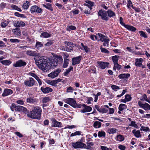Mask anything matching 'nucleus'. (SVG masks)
Listing matches in <instances>:
<instances>
[{"mask_svg": "<svg viewBox=\"0 0 150 150\" xmlns=\"http://www.w3.org/2000/svg\"><path fill=\"white\" fill-rule=\"evenodd\" d=\"M42 6L46 8L51 10V11H53V9L52 7L51 4L49 3H47L46 4H43Z\"/></svg>", "mask_w": 150, "mask_h": 150, "instance_id": "34", "label": "nucleus"}, {"mask_svg": "<svg viewBox=\"0 0 150 150\" xmlns=\"http://www.w3.org/2000/svg\"><path fill=\"white\" fill-rule=\"evenodd\" d=\"M9 23L8 21L4 20L1 22V26L3 28H5L7 26Z\"/></svg>", "mask_w": 150, "mask_h": 150, "instance_id": "32", "label": "nucleus"}, {"mask_svg": "<svg viewBox=\"0 0 150 150\" xmlns=\"http://www.w3.org/2000/svg\"><path fill=\"white\" fill-rule=\"evenodd\" d=\"M139 33L140 34V36L141 37H143L144 38H147L148 37L146 34L143 31H139Z\"/></svg>", "mask_w": 150, "mask_h": 150, "instance_id": "51", "label": "nucleus"}, {"mask_svg": "<svg viewBox=\"0 0 150 150\" xmlns=\"http://www.w3.org/2000/svg\"><path fill=\"white\" fill-rule=\"evenodd\" d=\"M98 16H100L102 19L106 21H107L109 19L106 11L101 10L98 11Z\"/></svg>", "mask_w": 150, "mask_h": 150, "instance_id": "4", "label": "nucleus"}, {"mask_svg": "<svg viewBox=\"0 0 150 150\" xmlns=\"http://www.w3.org/2000/svg\"><path fill=\"white\" fill-rule=\"evenodd\" d=\"M81 45L82 46V47L81 48V50H84L86 52H88L89 51V48L87 46L84 45L83 43H81Z\"/></svg>", "mask_w": 150, "mask_h": 150, "instance_id": "35", "label": "nucleus"}, {"mask_svg": "<svg viewBox=\"0 0 150 150\" xmlns=\"http://www.w3.org/2000/svg\"><path fill=\"white\" fill-rule=\"evenodd\" d=\"M29 75L34 78L37 81L40 86L41 85L42 82L40 79L35 74L32 72H30L29 73Z\"/></svg>", "mask_w": 150, "mask_h": 150, "instance_id": "20", "label": "nucleus"}, {"mask_svg": "<svg viewBox=\"0 0 150 150\" xmlns=\"http://www.w3.org/2000/svg\"><path fill=\"white\" fill-rule=\"evenodd\" d=\"M90 38L93 40H98L97 38V36L96 35H91L90 36Z\"/></svg>", "mask_w": 150, "mask_h": 150, "instance_id": "60", "label": "nucleus"}, {"mask_svg": "<svg viewBox=\"0 0 150 150\" xmlns=\"http://www.w3.org/2000/svg\"><path fill=\"white\" fill-rule=\"evenodd\" d=\"M35 64L38 68L42 71H45L50 69L56 67L58 64V62L63 61L62 57L57 55L54 58L50 57L48 58L42 56L38 59L34 58Z\"/></svg>", "mask_w": 150, "mask_h": 150, "instance_id": "1", "label": "nucleus"}, {"mask_svg": "<svg viewBox=\"0 0 150 150\" xmlns=\"http://www.w3.org/2000/svg\"><path fill=\"white\" fill-rule=\"evenodd\" d=\"M14 26L16 27L25 26V24L22 21H16L13 22Z\"/></svg>", "mask_w": 150, "mask_h": 150, "instance_id": "14", "label": "nucleus"}, {"mask_svg": "<svg viewBox=\"0 0 150 150\" xmlns=\"http://www.w3.org/2000/svg\"><path fill=\"white\" fill-rule=\"evenodd\" d=\"M29 6V2L28 1H26L24 3L22 6L23 8L24 9H27Z\"/></svg>", "mask_w": 150, "mask_h": 150, "instance_id": "42", "label": "nucleus"}, {"mask_svg": "<svg viewBox=\"0 0 150 150\" xmlns=\"http://www.w3.org/2000/svg\"><path fill=\"white\" fill-rule=\"evenodd\" d=\"M53 42L51 40H49L48 42L46 44H45V46H49L52 44Z\"/></svg>", "mask_w": 150, "mask_h": 150, "instance_id": "63", "label": "nucleus"}, {"mask_svg": "<svg viewBox=\"0 0 150 150\" xmlns=\"http://www.w3.org/2000/svg\"><path fill=\"white\" fill-rule=\"evenodd\" d=\"M42 110L39 107H35L32 111L27 114V116L32 119H40L41 117Z\"/></svg>", "mask_w": 150, "mask_h": 150, "instance_id": "2", "label": "nucleus"}, {"mask_svg": "<svg viewBox=\"0 0 150 150\" xmlns=\"http://www.w3.org/2000/svg\"><path fill=\"white\" fill-rule=\"evenodd\" d=\"M50 98L49 97H46L43 98L42 100V102L43 103H46L49 102L50 100Z\"/></svg>", "mask_w": 150, "mask_h": 150, "instance_id": "57", "label": "nucleus"}, {"mask_svg": "<svg viewBox=\"0 0 150 150\" xmlns=\"http://www.w3.org/2000/svg\"><path fill=\"white\" fill-rule=\"evenodd\" d=\"M14 33L16 35H21V31L19 29L16 28L14 29Z\"/></svg>", "mask_w": 150, "mask_h": 150, "instance_id": "50", "label": "nucleus"}, {"mask_svg": "<svg viewBox=\"0 0 150 150\" xmlns=\"http://www.w3.org/2000/svg\"><path fill=\"white\" fill-rule=\"evenodd\" d=\"M97 35L100 38L99 40L102 42L104 41L106 39H108L104 35L102 34L101 33H98Z\"/></svg>", "mask_w": 150, "mask_h": 150, "instance_id": "25", "label": "nucleus"}, {"mask_svg": "<svg viewBox=\"0 0 150 150\" xmlns=\"http://www.w3.org/2000/svg\"><path fill=\"white\" fill-rule=\"evenodd\" d=\"M81 132L80 131H76L74 133H72L70 135V136L73 137L76 135H80L81 134Z\"/></svg>", "mask_w": 150, "mask_h": 150, "instance_id": "47", "label": "nucleus"}, {"mask_svg": "<svg viewBox=\"0 0 150 150\" xmlns=\"http://www.w3.org/2000/svg\"><path fill=\"white\" fill-rule=\"evenodd\" d=\"M118 131V129L116 128H109L108 130V132L109 134L115 133Z\"/></svg>", "mask_w": 150, "mask_h": 150, "instance_id": "29", "label": "nucleus"}, {"mask_svg": "<svg viewBox=\"0 0 150 150\" xmlns=\"http://www.w3.org/2000/svg\"><path fill=\"white\" fill-rule=\"evenodd\" d=\"M81 58L82 57L81 56L73 58L72 59V65H74L79 64L81 61Z\"/></svg>", "mask_w": 150, "mask_h": 150, "instance_id": "12", "label": "nucleus"}, {"mask_svg": "<svg viewBox=\"0 0 150 150\" xmlns=\"http://www.w3.org/2000/svg\"><path fill=\"white\" fill-rule=\"evenodd\" d=\"M26 54L30 57H40V54L35 51L28 50L26 51Z\"/></svg>", "mask_w": 150, "mask_h": 150, "instance_id": "7", "label": "nucleus"}, {"mask_svg": "<svg viewBox=\"0 0 150 150\" xmlns=\"http://www.w3.org/2000/svg\"><path fill=\"white\" fill-rule=\"evenodd\" d=\"M47 82L50 85L52 86H56L55 80H48L47 81Z\"/></svg>", "mask_w": 150, "mask_h": 150, "instance_id": "41", "label": "nucleus"}, {"mask_svg": "<svg viewBox=\"0 0 150 150\" xmlns=\"http://www.w3.org/2000/svg\"><path fill=\"white\" fill-rule=\"evenodd\" d=\"M74 89L71 86H70L67 89L66 92L67 93H72Z\"/></svg>", "mask_w": 150, "mask_h": 150, "instance_id": "52", "label": "nucleus"}, {"mask_svg": "<svg viewBox=\"0 0 150 150\" xmlns=\"http://www.w3.org/2000/svg\"><path fill=\"white\" fill-rule=\"evenodd\" d=\"M124 137L122 135L119 134L117 135L116 140L119 142H122L124 140Z\"/></svg>", "mask_w": 150, "mask_h": 150, "instance_id": "31", "label": "nucleus"}, {"mask_svg": "<svg viewBox=\"0 0 150 150\" xmlns=\"http://www.w3.org/2000/svg\"><path fill=\"white\" fill-rule=\"evenodd\" d=\"M97 63L99 65V67L101 69H104L108 67L109 64V63L108 62L100 61L98 62Z\"/></svg>", "mask_w": 150, "mask_h": 150, "instance_id": "15", "label": "nucleus"}, {"mask_svg": "<svg viewBox=\"0 0 150 150\" xmlns=\"http://www.w3.org/2000/svg\"><path fill=\"white\" fill-rule=\"evenodd\" d=\"M107 16L108 17L111 18L112 17L115 16H116L115 13L113 12L110 9H108L106 11Z\"/></svg>", "mask_w": 150, "mask_h": 150, "instance_id": "23", "label": "nucleus"}, {"mask_svg": "<svg viewBox=\"0 0 150 150\" xmlns=\"http://www.w3.org/2000/svg\"><path fill=\"white\" fill-rule=\"evenodd\" d=\"M125 98L126 99V100L128 102L131 100L132 98L130 95L127 94L125 96Z\"/></svg>", "mask_w": 150, "mask_h": 150, "instance_id": "59", "label": "nucleus"}, {"mask_svg": "<svg viewBox=\"0 0 150 150\" xmlns=\"http://www.w3.org/2000/svg\"><path fill=\"white\" fill-rule=\"evenodd\" d=\"M91 11L89 8H86L84 11V12L85 14H90L91 13Z\"/></svg>", "mask_w": 150, "mask_h": 150, "instance_id": "64", "label": "nucleus"}, {"mask_svg": "<svg viewBox=\"0 0 150 150\" xmlns=\"http://www.w3.org/2000/svg\"><path fill=\"white\" fill-rule=\"evenodd\" d=\"M10 41L13 43H19L20 42V40L17 39H9Z\"/></svg>", "mask_w": 150, "mask_h": 150, "instance_id": "49", "label": "nucleus"}, {"mask_svg": "<svg viewBox=\"0 0 150 150\" xmlns=\"http://www.w3.org/2000/svg\"><path fill=\"white\" fill-rule=\"evenodd\" d=\"M12 93V91L11 89H6L4 90L2 95L3 97H5L11 94Z\"/></svg>", "mask_w": 150, "mask_h": 150, "instance_id": "19", "label": "nucleus"}, {"mask_svg": "<svg viewBox=\"0 0 150 150\" xmlns=\"http://www.w3.org/2000/svg\"><path fill=\"white\" fill-rule=\"evenodd\" d=\"M65 44L67 46V49H66L67 51L71 52L73 50V47L72 45V43L70 42H65Z\"/></svg>", "mask_w": 150, "mask_h": 150, "instance_id": "16", "label": "nucleus"}, {"mask_svg": "<svg viewBox=\"0 0 150 150\" xmlns=\"http://www.w3.org/2000/svg\"><path fill=\"white\" fill-rule=\"evenodd\" d=\"M43 46V45L41 42H37L35 45V47L37 49H39L40 48L42 47Z\"/></svg>", "mask_w": 150, "mask_h": 150, "instance_id": "46", "label": "nucleus"}, {"mask_svg": "<svg viewBox=\"0 0 150 150\" xmlns=\"http://www.w3.org/2000/svg\"><path fill=\"white\" fill-rule=\"evenodd\" d=\"M30 11L31 13H42L43 11L42 9L37 6L36 5H33L30 8Z\"/></svg>", "mask_w": 150, "mask_h": 150, "instance_id": "3", "label": "nucleus"}, {"mask_svg": "<svg viewBox=\"0 0 150 150\" xmlns=\"http://www.w3.org/2000/svg\"><path fill=\"white\" fill-rule=\"evenodd\" d=\"M61 71V69H58L54 72H52L50 74H48V76L52 78H54L57 76Z\"/></svg>", "mask_w": 150, "mask_h": 150, "instance_id": "9", "label": "nucleus"}, {"mask_svg": "<svg viewBox=\"0 0 150 150\" xmlns=\"http://www.w3.org/2000/svg\"><path fill=\"white\" fill-rule=\"evenodd\" d=\"M15 110L16 111L18 112L22 111L24 112H26L27 111L26 108L20 105H18L16 106Z\"/></svg>", "mask_w": 150, "mask_h": 150, "instance_id": "21", "label": "nucleus"}, {"mask_svg": "<svg viewBox=\"0 0 150 150\" xmlns=\"http://www.w3.org/2000/svg\"><path fill=\"white\" fill-rule=\"evenodd\" d=\"M105 132L102 131H100L98 132V136L99 137H105Z\"/></svg>", "mask_w": 150, "mask_h": 150, "instance_id": "45", "label": "nucleus"}, {"mask_svg": "<svg viewBox=\"0 0 150 150\" xmlns=\"http://www.w3.org/2000/svg\"><path fill=\"white\" fill-rule=\"evenodd\" d=\"M130 75L129 74H122L118 76L120 79H127L130 77Z\"/></svg>", "mask_w": 150, "mask_h": 150, "instance_id": "24", "label": "nucleus"}, {"mask_svg": "<svg viewBox=\"0 0 150 150\" xmlns=\"http://www.w3.org/2000/svg\"><path fill=\"white\" fill-rule=\"evenodd\" d=\"M101 123L99 121H95L93 125V127L96 128H98L101 126Z\"/></svg>", "mask_w": 150, "mask_h": 150, "instance_id": "30", "label": "nucleus"}, {"mask_svg": "<svg viewBox=\"0 0 150 150\" xmlns=\"http://www.w3.org/2000/svg\"><path fill=\"white\" fill-rule=\"evenodd\" d=\"M29 80H25L24 83L25 85L28 87H31L33 86L35 84V80L32 78H29Z\"/></svg>", "mask_w": 150, "mask_h": 150, "instance_id": "10", "label": "nucleus"}, {"mask_svg": "<svg viewBox=\"0 0 150 150\" xmlns=\"http://www.w3.org/2000/svg\"><path fill=\"white\" fill-rule=\"evenodd\" d=\"M119 57V56L117 55H115L112 57V59L114 64L118 63V58Z\"/></svg>", "mask_w": 150, "mask_h": 150, "instance_id": "36", "label": "nucleus"}, {"mask_svg": "<svg viewBox=\"0 0 150 150\" xmlns=\"http://www.w3.org/2000/svg\"><path fill=\"white\" fill-rule=\"evenodd\" d=\"M85 2L86 3L88 4L90 6L92 7L93 6L94 3L93 2H91V1L89 0H86L85 1Z\"/></svg>", "mask_w": 150, "mask_h": 150, "instance_id": "61", "label": "nucleus"}, {"mask_svg": "<svg viewBox=\"0 0 150 150\" xmlns=\"http://www.w3.org/2000/svg\"><path fill=\"white\" fill-rule=\"evenodd\" d=\"M36 98H28L27 99V101L30 103H34L35 102Z\"/></svg>", "mask_w": 150, "mask_h": 150, "instance_id": "44", "label": "nucleus"}, {"mask_svg": "<svg viewBox=\"0 0 150 150\" xmlns=\"http://www.w3.org/2000/svg\"><path fill=\"white\" fill-rule=\"evenodd\" d=\"M124 27L129 30H131L132 31H135L136 30V28L132 25H125Z\"/></svg>", "mask_w": 150, "mask_h": 150, "instance_id": "27", "label": "nucleus"}, {"mask_svg": "<svg viewBox=\"0 0 150 150\" xmlns=\"http://www.w3.org/2000/svg\"><path fill=\"white\" fill-rule=\"evenodd\" d=\"M138 104L139 106L145 110H150V105L147 103H142L141 101H139Z\"/></svg>", "mask_w": 150, "mask_h": 150, "instance_id": "6", "label": "nucleus"}, {"mask_svg": "<svg viewBox=\"0 0 150 150\" xmlns=\"http://www.w3.org/2000/svg\"><path fill=\"white\" fill-rule=\"evenodd\" d=\"M64 61L63 65V67L64 68H66L68 66L69 60V59H64Z\"/></svg>", "mask_w": 150, "mask_h": 150, "instance_id": "43", "label": "nucleus"}, {"mask_svg": "<svg viewBox=\"0 0 150 150\" xmlns=\"http://www.w3.org/2000/svg\"><path fill=\"white\" fill-rule=\"evenodd\" d=\"M143 61V59L142 58L136 59H135V65L137 67H141L142 65V63Z\"/></svg>", "mask_w": 150, "mask_h": 150, "instance_id": "22", "label": "nucleus"}, {"mask_svg": "<svg viewBox=\"0 0 150 150\" xmlns=\"http://www.w3.org/2000/svg\"><path fill=\"white\" fill-rule=\"evenodd\" d=\"M140 130L146 132L147 131H149L150 129L149 128L147 127L142 126L140 128Z\"/></svg>", "mask_w": 150, "mask_h": 150, "instance_id": "48", "label": "nucleus"}, {"mask_svg": "<svg viewBox=\"0 0 150 150\" xmlns=\"http://www.w3.org/2000/svg\"><path fill=\"white\" fill-rule=\"evenodd\" d=\"M83 106L84 107V108L80 111L82 113L90 112L92 110V108L91 107L86 105L85 104H83Z\"/></svg>", "mask_w": 150, "mask_h": 150, "instance_id": "17", "label": "nucleus"}, {"mask_svg": "<svg viewBox=\"0 0 150 150\" xmlns=\"http://www.w3.org/2000/svg\"><path fill=\"white\" fill-rule=\"evenodd\" d=\"M72 146L75 149L83 148L86 146V144L81 142L77 141L71 143Z\"/></svg>", "mask_w": 150, "mask_h": 150, "instance_id": "5", "label": "nucleus"}, {"mask_svg": "<svg viewBox=\"0 0 150 150\" xmlns=\"http://www.w3.org/2000/svg\"><path fill=\"white\" fill-rule=\"evenodd\" d=\"M100 49L101 52H103L108 54H109L110 53L105 48L101 47Z\"/></svg>", "mask_w": 150, "mask_h": 150, "instance_id": "56", "label": "nucleus"}, {"mask_svg": "<svg viewBox=\"0 0 150 150\" xmlns=\"http://www.w3.org/2000/svg\"><path fill=\"white\" fill-rule=\"evenodd\" d=\"M132 132L134 136L137 138H139L141 136V135L139 130L136 131L135 129H134L132 131Z\"/></svg>", "mask_w": 150, "mask_h": 150, "instance_id": "26", "label": "nucleus"}, {"mask_svg": "<svg viewBox=\"0 0 150 150\" xmlns=\"http://www.w3.org/2000/svg\"><path fill=\"white\" fill-rule=\"evenodd\" d=\"M118 108L119 110L122 111L123 110L127 109V106L125 104H120L119 105Z\"/></svg>", "mask_w": 150, "mask_h": 150, "instance_id": "37", "label": "nucleus"}, {"mask_svg": "<svg viewBox=\"0 0 150 150\" xmlns=\"http://www.w3.org/2000/svg\"><path fill=\"white\" fill-rule=\"evenodd\" d=\"M41 90L42 92L45 94L52 92L53 91V90L52 88L48 87H47L45 88L41 87Z\"/></svg>", "mask_w": 150, "mask_h": 150, "instance_id": "18", "label": "nucleus"}, {"mask_svg": "<svg viewBox=\"0 0 150 150\" xmlns=\"http://www.w3.org/2000/svg\"><path fill=\"white\" fill-rule=\"evenodd\" d=\"M26 64V63L22 60H19L17 61L15 63L13 64V66L16 67L25 66Z\"/></svg>", "mask_w": 150, "mask_h": 150, "instance_id": "11", "label": "nucleus"}, {"mask_svg": "<svg viewBox=\"0 0 150 150\" xmlns=\"http://www.w3.org/2000/svg\"><path fill=\"white\" fill-rule=\"evenodd\" d=\"M11 7L12 9L15 10L20 12L22 11L21 9L16 5H12L11 6Z\"/></svg>", "mask_w": 150, "mask_h": 150, "instance_id": "39", "label": "nucleus"}, {"mask_svg": "<svg viewBox=\"0 0 150 150\" xmlns=\"http://www.w3.org/2000/svg\"><path fill=\"white\" fill-rule=\"evenodd\" d=\"M111 87L112 90L115 91H117V90L120 89V88L119 86L115 85H112L111 86Z\"/></svg>", "mask_w": 150, "mask_h": 150, "instance_id": "58", "label": "nucleus"}, {"mask_svg": "<svg viewBox=\"0 0 150 150\" xmlns=\"http://www.w3.org/2000/svg\"><path fill=\"white\" fill-rule=\"evenodd\" d=\"M73 68L72 66H70L68 69H66V71L64 72V75L65 76H67L68 74L71 71L73 70Z\"/></svg>", "mask_w": 150, "mask_h": 150, "instance_id": "40", "label": "nucleus"}, {"mask_svg": "<svg viewBox=\"0 0 150 150\" xmlns=\"http://www.w3.org/2000/svg\"><path fill=\"white\" fill-rule=\"evenodd\" d=\"M127 6L128 8H130V7L131 6L132 8L133 7L132 5V4L131 0H129L128 1V3L127 4Z\"/></svg>", "mask_w": 150, "mask_h": 150, "instance_id": "54", "label": "nucleus"}, {"mask_svg": "<svg viewBox=\"0 0 150 150\" xmlns=\"http://www.w3.org/2000/svg\"><path fill=\"white\" fill-rule=\"evenodd\" d=\"M129 125L135 128H137L138 127L137 125L135 123V122L133 121H131V124Z\"/></svg>", "mask_w": 150, "mask_h": 150, "instance_id": "53", "label": "nucleus"}, {"mask_svg": "<svg viewBox=\"0 0 150 150\" xmlns=\"http://www.w3.org/2000/svg\"><path fill=\"white\" fill-rule=\"evenodd\" d=\"M14 15L15 16H17L19 17H25V16L24 14H20L19 13L17 12L15 13Z\"/></svg>", "mask_w": 150, "mask_h": 150, "instance_id": "55", "label": "nucleus"}, {"mask_svg": "<svg viewBox=\"0 0 150 150\" xmlns=\"http://www.w3.org/2000/svg\"><path fill=\"white\" fill-rule=\"evenodd\" d=\"M121 65L118 64V63L114 64V67L113 68V70L116 71V69L119 70L121 68Z\"/></svg>", "mask_w": 150, "mask_h": 150, "instance_id": "38", "label": "nucleus"}, {"mask_svg": "<svg viewBox=\"0 0 150 150\" xmlns=\"http://www.w3.org/2000/svg\"><path fill=\"white\" fill-rule=\"evenodd\" d=\"M64 102L74 107L75 106L76 101L73 98H67L64 100Z\"/></svg>", "mask_w": 150, "mask_h": 150, "instance_id": "8", "label": "nucleus"}, {"mask_svg": "<svg viewBox=\"0 0 150 150\" xmlns=\"http://www.w3.org/2000/svg\"><path fill=\"white\" fill-rule=\"evenodd\" d=\"M51 35L47 32H43L41 33L40 36L45 38H48L51 36Z\"/></svg>", "mask_w": 150, "mask_h": 150, "instance_id": "33", "label": "nucleus"}, {"mask_svg": "<svg viewBox=\"0 0 150 150\" xmlns=\"http://www.w3.org/2000/svg\"><path fill=\"white\" fill-rule=\"evenodd\" d=\"M104 42L103 44V45L105 46L108 47V44L109 42V39H106Z\"/></svg>", "mask_w": 150, "mask_h": 150, "instance_id": "62", "label": "nucleus"}, {"mask_svg": "<svg viewBox=\"0 0 150 150\" xmlns=\"http://www.w3.org/2000/svg\"><path fill=\"white\" fill-rule=\"evenodd\" d=\"M52 126L54 127H62V123L60 122L57 121L55 118H53L52 119Z\"/></svg>", "mask_w": 150, "mask_h": 150, "instance_id": "13", "label": "nucleus"}, {"mask_svg": "<svg viewBox=\"0 0 150 150\" xmlns=\"http://www.w3.org/2000/svg\"><path fill=\"white\" fill-rule=\"evenodd\" d=\"M0 62L4 65L8 66L11 63V62L9 60H5L1 61Z\"/></svg>", "mask_w": 150, "mask_h": 150, "instance_id": "28", "label": "nucleus"}]
</instances>
